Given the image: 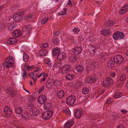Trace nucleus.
<instances>
[{"label": "nucleus", "mask_w": 128, "mask_h": 128, "mask_svg": "<svg viewBox=\"0 0 128 128\" xmlns=\"http://www.w3.org/2000/svg\"><path fill=\"white\" fill-rule=\"evenodd\" d=\"M76 96L74 95H70L66 98V104L69 106L73 105L76 101Z\"/></svg>", "instance_id": "nucleus-1"}, {"label": "nucleus", "mask_w": 128, "mask_h": 128, "mask_svg": "<svg viewBox=\"0 0 128 128\" xmlns=\"http://www.w3.org/2000/svg\"><path fill=\"white\" fill-rule=\"evenodd\" d=\"M24 11H22L14 14L13 18L14 21L16 22L20 21L24 15Z\"/></svg>", "instance_id": "nucleus-2"}, {"label": "nucleus", "mask_w": 128, "mask_h": 128, "mask_svg": "<svg viewBox=\"0 0 128 128\" xmlns=\"http://www.w3.org/2000/svg\"><path fill=\"white\" fill-rule=\"evenodd\" d=\"M124 37V33L120 32H118L114 33L112 38L115 40H118L123 39Z\"/></svg>", "instance_id": "nucleus-3"}, {"label": "nucleus", "mask_w": 128, "mask_h": 128, "mask_svg": "<svg viewBox=\"0 0 128 128\" xmlns=\"http://www.w3.org/2000/svg\"><path fill=\"white\" fill-rule=\"evenodd\" d=\"M53 112L50 110L44 112L42 115L43 119L47 120L51 118L53 116Z\"/></svg>", "instance_id": "nucleus-4"}, {"label": "nucleus", "mask_w": 128, "mask_h": 128, "mask_svg": "<svg viewBox=\"0 0 128 128\" xmlns=\"http://www.w3.org/2000/svg\"><path fill=\"white\" fill-rule=\"evenodd\" d=\"M71 68V66L68 64L64 65L61 67V72L63 74H66L70 71Z\"/></svg>", "instance_id": "nucleus-5"}, {"label": "nucleus", "mask_w": 128, "mask_h": 128, "mask_svg": "<svg viewBox=\"0 0 128 128\" xmlns=\"http://www.w3.org/2000/svg\"><path fill=\"white\" fill-rule=\"evenodd\" d=\"M114 83L112 79L110 78H107L104 80L102 86L104 87H107Z\"/></svg>", "instance_id": "nucleus-6"}, {"label": "nucleus", "mask_w": 128, "mask_h": 128, "mask_svg": "<svg viewBox=\"0 0 128 128\" xmlns=\"http://www.w3.org/2000/svg\"><path fill=\"white\" fill-rule=\"evenodd\" d=\"M113 60L117 64H121L124 60V58L121 55H118L115 56L113 58Z\"/></svg>", "instance_id": "nucleus-7"}, {"label": "nucleus", "mask_w": 128, "mask_h": 128, "mask_svg": "<svg viewBox=\"0 0 128 128\" xmlns=\"http://www.w3.org/2000/svg\"><path fill=\"white\" fill-rule=\"evenodd\" d=\"M4 111L7 118L10 117L12 114V110L9 106L5 107L4 109Z\"/></svg>", "instance_id": "nucleus-8"}, {"label": "nucleus", "mask_w": 128, "mask_h": 128, "mask_svg": "<svg viewBox=\"0 0 128 128\" xmlns=\"http://www.w3.org/2000/svg\"><path fill=\"white\" fill-rule=\"evenodd\" d=\"M46 100V96L43 94H42L40 96L38 99V102L40 104H44Z\"/></svg>", "instance_id": "nucleus-9"}, {"label": "nucleus", "mask_w": 128, "mask_h": 128, "mask_svg": "<svg viewBox=\"0 0 128 128\" xmlns=\"http://www.w3.org/2000/svg\"><path fill=\"white\" fill-rule=\"evenodd\" d=\"M82 114V111L80 109H78L74 110V115L76 118H80Z\"/></svg>", "instance_id": "nucleus-10"}, {"label": "nucleus", "mask_w": 128, "mask_h": 128, "mask_svg": "<svg viewBox=\"0 0 128 128\" xmlns=\"http://www.w3.org/2000/svg\"><path fill=\"white\" fill-rule=\"evenodd\" d=\"M97 80V78L96 76H89L86 80V81L89 83H94Z\"/></svg>", "instance_id": "nucleus-11"}, {"label": "nucleus", "mask_w": 128, "mask_h": 128, "mask_svg": "<svg viewBox=\"0 0 128 128\" xmlns=\"http://www.w3.org/2000/svg\"><path fill=\"white\" fill-rule=\"evenodd\" d=\"M74 123V121L73 120H69L65 123L64 127V128H70L73 126Z\"/></svg>", "instance_id": "nucleus-12"}, {"label": "nucleus", "mask_w": 128, "mask_h": 128, "mask_svg": "<svg viewBox=\"0 0 128 128\" xmlns=\"http://www.w3.org/2000/svg\"><path fill=\"white\" fill-rule=\"evenodd\" d=\"M82 47L78 46L75 48H74L72 50V51L75 54L77 55L80 54L82 52Z\"/></svg>", "instance_id": "nucleus-13"}, {"label": "nucleus", "mask_w": 128, "mask_h": 128, "mask_svg": "<svg viewBox=\"0 0 128 128\" xmlns=\"http://www.w3.org/2000/svg\"><path fill=\"white\" fill-rule=\"evenodd\" d=\"M21 118L20 120H27L30 119V115L27 113L24 112L21 115Z\"/></svg>", "instance_id": "nucleus-14"}, {"label": "nucleus", "mask_w": 128, "mask_h": 128, "mask_svg": "<svg viewBox=\"0 0 128 128\" xmlns=\"http://www.w3.org/2000/svg\"><path fill=\"white\" fill-rule=\"evenodd\" d=\"M128 11V4L124 5L123 6L120 10L119 12L120 14H124Z\"/></svg>", "instance_id": "nucleus-15"}, {"label": "nucleus", "mask_w": 128, "mask_h": 128, "mask_svg": "<svg viewBox=\"0 0 128 128\" xmlns=\"http://www.w3.org/2000/svg\"><path fill=\"white\" fill-rule=\"evenodd\" d=\"M52 52V55L54 56H56L60 54V50L58 48L56 47L53 48Z\"/></svg>", "instance_id": "nucleus-16"}, {"label": "nucleus", "mask_w": 128, "mask_h": 128, "mask_svg": "<svg viewBox=\"0 0 128 128\" xmlns=\"http://www.w3.org/2000/svg\"><path fill=\"white\" fill-rule=\"evenodd\" d=\"M22 32L21 30H17L12 32V35L14 37H18L21 36Z\"/></svg>", "instance_id": "nucleus-17"}, {"label": "nucleus", "mask_w": 128, "mask_h": 128, "mask_svg": "<svg viewBox=\"0 0 128 128\" xmlns=\"http://www.w3.org/2000/svg\"><path fill=\"white\" fill-rule=\"evenodd\" d=\"M115 22L111 20H109L107 21L105 23L104 26L106 27H109L113 26L115 24Z\"/></svg>", "instance_id": "nucleus-18"}, {"label": "nucleus", "mask_w": 128, "mask_h": 128, "mask_svg": "<svg viewBox=\"0 0 128 128\" xmlns=\"http://www.w3.org/2000/svg\"><path fill=\"white\" fill-rule=\"evenodd\" d=\"M24 30L27 34H29L32 30V26L30 24H28L24 26Z\"/></svg>", "instance_id": "nucleus-19"}, {"label": "nucleus", "mask_w": 128, "mask_h": 128, "mask_svg": "<svg viewBox=\"0 0 128 128\" xmlns=\"http://www.w3.org/2000/svg\"><path fill=\"white\" fill-rule=\"evenodd\" d=\"M66 54L64 52L60 53L57 57V59L59 60H61L64 59L66 57Z\"/></svg>", "instance_id": "nucleus-20"}, {"label": "nucleus", "mask_w": 128, "mask_h": 128, "mask_svg": "<svg viewBox=\"0 0 128 128\" xmlns=\"http://www.w3.org/2000/svg\"><path fill=\"white\" fill-rule=\"evenodd\" d=\"M111 32L109 29H106L102 30L100 31V33L104 36H108L110 34Z\"/></svg>", "instance_id": "nucleus-21"}, {"label": "nucleus", "mask_w": 128, "mask_h": 128, "mask_svg": "<svg viewBox=\"0 0 128 128\" xmlns=\"http://www.w3.org/2000/svg\"><path fill=\"white\" fill-rule=\"evenodd\" d=\"M84 67L82 64H77L76 66V70L78 73L82 72L83 70Z\"/></svg>", "instance_id": "nucleus-22"}, {"label": "nucleus", "mask_w": 128, "mask_h": 128, "mask_svg": "<svg viewBox=\"0 0 128 128\" xmlns=\"http://www.w3.org/2000/svg\"><path fill=\"white\" fill-rule=\"evenodd\" d=\"M17 41V39L15 38H11L8 40L7 42L9 44H15Z\"/></svg>", "instance_id": "nucleus-23"}, {"label": "nucleus", "mask_w": 128, "mask_h": 128, "mask_svg": "<svg viewBox=\"0 0 128 128\" xmlns=\"http://www.w3.org/2000/svg\"><path fill=\"white\" fill-rule=\"evenodd\" d=\"M92 64L91 62H89L86 64L85 66L86 68V70L87 72H89L91 70V68Z\"/></svg>", "instance_id": "nucleus-24"}, {"label": "nucleus", "mask_w": 128, "mask_h": 128, "mask_svg": "<svg viewBox=\"0 0 128 128\" xmlns=\"http://www.w3.org/2000/svg\"><path fill=\"white\" fill-rule=\"evenodd\" d=\"M115 63L114 60L113 61L112 60H110L107 63V66L110 69H112L114 68Z\"/></svg>", "instance_id": "nucleus-25"}, {"label": "nucleus", "mask_w": 128, "mask_h": 128, "mask_svg": "<svg viewBox=\"0 0 128 128\" xmlns=\"http://www.w3.org/2000/svg\"><path fill=\"white\" fill-rule=\"evenodd\" d=\"M4 64L6 65V68H9L14 64L13 62H10L8 59H6L4 62Z\"/></svg>", "instance_id": "nucleus-26"}, {"label": "nucleus", "mask_w": 128, "mask_h": 128, "mask_svg": "<svg viewBox=\"0 0 128 128\" xmlns=\"http://www.w3.org/2000/svg\"><path fill=\"white\" fill-rule=\"evenodd\" d=\"M48 53L46 50H40L38 52V54L40 56H44L46 55Z\"/></svg>", "instance_id": "nucleus-27"}, {"label": "nucleus", "mask_w": 128, "mask_h": 128, "mask_svg": "<svg viewBox=\"0 0 128 128\" xmlns=\"http://www.w3.org/2000/svg\"><path fill=\"white\" fill-rule=\"evenodd\" d=\"M60 41L59 39L58 38H56L54 39H52L51 43L53 44L54 45L56 46L59 44Z\"/></svg>", "instance_id": "nucleus-28"}, {"label": "nucleus", "mask_w": 128, "mask_h": 128, "mask_svg": "<svg viewBox=\"0 0 128 128\" xmlns=\"http://www.w3.org/2000/svg\"><path fill=\"white\" fill-rule=\"evenodd\" d=\"M65 92L62 90H60L57 93V96L59 98H62L64 96Z\"/></svg>", "instance_id": "nucleus-29"}, {"label": "nucleus", "mask_w": 128, "mask_h": 128, "mask_svg": "<svg viewBox=\"0 0 128 128\" xmlns=\"http://www.w3.org/2000/svg\"><path fill=\"white\" fill-rule=\"evenodd\" d=\"M74 75L73 74H68L66 76V78L67 80H72L74 78Z\"/></svg>", "instance_id": "nucleus-30"}, {"label": "nucleus", "mask_w": 128, "mask_h": 128, "mask_svg": "<svg viewBox=\"0 0 128 128\" xmlns=\"http://www.w3.org/2000/svg\"><path fill=\"white\" fill-rule=\"evenodd\" d=\"M39 112V110L38 108H32V112L33 116H36L38 115V114Z\"/></svg>", "instance_id": "nucleus-31"}, {"label": "nucleus", "mask_w": 128, "mask_h": 128, "mask_svg": "<svg viewBox=\"0 0 128 128\" xmlns=\"http://www.w3.org/2000/svg\"><path fill=\"white\" fill-rule=\"evenodd\" d=\"M52 106L51 104L46 102L44 104V108L45 110H48L50 109Z\"/></svg>", "instance_id": "nucleus-32"}, {"label": "nucleus", "mask_w": 128, "mask_h": 128, "mask_svg": "<svg viewBox=\"0 0 128 128\" xmlns=\"http://www.w3.org/2000/svg\"><path fill=\"white\" fill-rule=\"evenodd\" d=\"M114 95V98H118L121 97L122 94L121 92H115Z\"/></svg>", "instance_id": "nucleus-33"}, {"label": "nucleus", "mask_w": 128, "mask_h": 128, "mask_svg": "<svg viewBox=\"0 0 128 128\" xmlns=\"http://www.w3.org/2000/svg\"><path fill=\"white\" fill-rule=\"evenodd\" d=\"M22 108L19 107H18L17 108L14 110L15 112L18 114H20L22 112Z\"/></svg>", "instance_id": "nucleus-34"}, {"label": "nucleus", "mask_w": 128, "mask_h": 128, "mask_svg": "<svg viewBox=\"0 0 128 128\" xmlns=\"http://www.w3.org/2000/svg\"><path fill=\"white\" fill-rule=\"evenodd\" d=\"M82 92L84 94H86L89 92V89L87 87H84L82 90Z\"/></svg>", "instance_id": "nucleus-35"}, {"label": "nucleus", "mask_w": 128, "mask_h": 128, "mask_svg": "<svg viewBox=\"0 0 128 128\" xmlns=\"http://www.w3.org/2000/svg\"><path fill=\"white\" fill-rule=\"evenodd\" d=\"M77 57L74 56H71L69 58V60L70 62H75L77 61Z\"/></svg>", "instance_id": "nucleus-36"}, {"label": "nucleus", "mask_w": 128, "mask_h": 128, "mask_svg": "<svg viewBox=\"0 0 128 128\" xmlns=\"http://www.w3.org/2000/svg\"><path fill=\"white\" fill-rule=\"evenodd\" d=\"M126 75L125 74H123L121 75L119 78V80L120 81L123 82L125 81L126 79Z\"/></svg>", "instance_id": "nucleus-37"}, {"label": "nucleus", "mask_w": 128, "mask_h": 128, "mask_svg": "<svg viewBox=\"0 0 128 128\" xmlns=\"http://www.w3.org/2000/svg\"><path fill=\"white\" fill-rule=\"evenodd\" d=\"M6 24L2 23H0V31L4 30L5 29Z\"/></svg>", "instance_id": "nucleus-38"}, {"label": "nucleus", "mask_w": 128, "mask_h": 128, "mask_svg": "<svg viewBox=\"0 0 128 128\" xmlns=\"http://www.w3.org/2000/svg\"><path fill=\"white\" fill-rule=\"evenodd\" d=\"M66 10L67 8H64L61 12H58V15H65L66 14Z\"/></svg>", "instance_id": "nucleus-39"}, {"label": "nucleus", "mask_w": 128, "mask_h": 128, "mask_svg": "<svg viewBox=\"0 0 128 128\" xmlns=\"http://www.w3.org/2000/svg\"><path fill=\"white\" fill-rule=\"evenodd\" d=\"M23 60L24 62H27L28 59V56L25 53L23 54Z\"/></svg>", "instance_id": "nucleus-40"}, {"label": "nucleus", "mask_w": 128, "mask_h": 128, "mask_svg": "<svg viewBox=\"0 0 128 128\" xmlns=\"http://www.w3.org/2000/svg\"><path fill=\"white\" fill-rule=\"evenodd\" d=\"M52 83L51 82H48L46 84V87L48 89H50L53 86Z\"/></svg>", "instance_id": "nucleus-41"}, {"label": "nucleus", "mask_w": 128, "mask_h": 128, "mask_svg": "<svg viewBox=\"0 0 128 128\" xmlns=\"http://www.w3.org/2000/svg\"><path fill=\"white\" fill-rule=\"evenodd\" d=\"M32 15L30 14H27L24 17V18L27 20H28L30 19H32Z\"/></svg>", "instance_id": "nucleus-42"}, {"label": "nucleus", "mask_w": 128, "mask_h": 128, "mask_svg": "<svg viewBox=\"0 0 128 128\" xmlns=\"http://www.w3.org/2000/svg\"><path fill=\"white\" fill-rule=\"evenodd\" d=\"M7 93L10 96L11 93L14 90L12 88H8L7 90Z\"/></svg>", "instance_id": "nucleus-43"}, {"label": "nucleus", "mask_w": 128, "mask_h": 128, "mask_svg": "<svg viewBox=\"0 0 128 128\" xmlns=\"http://www.w3.org/2000/svg\"><path fill=\"white\" fill-rule=\"evenodd\" d=\"M25 67L26 68V69L27 70L29 71L31 70L34 68V66H30L29 65H26L25 66Z\"/></svg>", "instance_id": "nucleus-44"}, {"label": "nucleus", "mask_w": 128, "mask_h": 128, "mask_svg": "<svg viewBox=\"0 0 128 128\" xmlns=\"http://www.w3.org/2000/svg\"><path fill=\"white\" fill-rule=\"evenodd\" d=\"M8 26L9 30L11 31L13 29L14 26L13 25L11 24H8Z\"/></svg>", "instance_id": "nucleus-45"}, {"label": "nucleus", "mask_w": 128, "mask_h": 128, "mask_svg": "<svg viewBox=\"0 0 128 128\" xmlns=\"http://www.w3.org/2000/svg\"><path fill=\"white\" fill-rule=\"evenodd\" d=\"M63 112L68 115H70L71 114L70 111V110L68 108H67L64 110Z\"/></svg>", "instance_id": "nucleus-46"}, {"label": "nucleus", "mask_w": 128, "mask_h": 128, "mask_svg": "<svg viewBox=\"0 0 128 128\" xmlns=\"http://www.w3.org/2000/svg\"><path fill=\"white\" fill-rule=\"evenodd\" d=\"M48 44L46 42L44 43L41 46L42 48H46L48 46Z\"/></svg>", "instance_id": "nucleus-47"}, {"label": "nucleus", "mask_w": 128, "mask_h": 128, "mask_svg": "<svg viewBox=\"0 0 128 128\" xmlns=\"http://www.w3.org/2000/svg\"><path fill=\"white\" fill-rule=\"evenodd\" d=\"M80 30V28H75L73 30V31L76 34H77Z\"/></svg>", "instance_id": "nucleus-48"}, {"label": "nucleus", "mask_w": 128, "mask_h": 128, "mask_svg": "<svg viewBox=\"0 0 128 128\" xmlns=\"http://www.w3.org/2000/svg\"><path fill=\"white\" fill-rule=\"evenodd\" d=\"M82 82H77L76 84V87L78 88L80 86H82Z\"/></svg>", "instance_id": "nucleus-49"}, {"label": "nucleus", "mask_w": 128, "mask_h": 128, "mask_svg": "<svg viewBox=\"0 0 128 128\" xmlns=\"http://www.w3.org/2000/svg\"><path fill=\"white\" fill-rule=\"evenodd\" d=\"M112 100L111 98H109L106 101V103L108 104H109L112 102Z\"/></svg>", "instance_id": "nucleus-50"}, {"label": "nucleus", "mask_w": 128, "mask_h": 128, "mask_svg": "<svg viewBox=\"0 0 128 128\" xmlns=\"http://www.w3.org/2000/svg\"><path fill=\"white\" fill-rule=\"evenodd\" d=\"M105 92V90L104 89H102L100 90L98 92V94H102Z\"/></svg>", "instance_id": "nucleus-51"}, {"label": "nucleus", "mask_w": 128, "mask_h": 128, "mask_svg": "<svg viewBox=\"0 0 128 128\" xmlns=\"http://www.w3.org/2000/svg\"><path fill=\"white\" fill-rule=\"evenodd\" d=\"M34 72H32L31 73V74L32 75V76H33V77H32V79L34 80H35V81H36V77H37V76L38 75V74H36L35 76V77H33V76H34Z\"/></svg>", "instance_id": "nucleus-52"}, {"label": "nucleus", "mask_w": 128, "mask_h": 128, "mask_svg": "<svg viewBox=\"0 0 128 128\" xmlns=\"http://www.w3.org/2000/svg\"><path fill=\"white\" fill-rule=\"evenodd\" d=\"M88 40L90 42H92L94 41V38L92 36L89 37Z\"/></svg>", "instance_id": "nucleus-53"}, {"label": "nucleus", "mask_w": 128, "mask_h": 128, "mask_svg": "<svg viewBox=\"0 0 128 128\" xmlns=\"http://www.w3.org/2000/svg\"><path fill=\"white\" fill-rule=\"evenodd\" d=\"M46 18H43L41 20V23L42 24H44L46 22H47V20H46Z\"/></svg>", "instance_id": "nucleus-54"}, {"label": "nucleus", "mask_w": 128, "mask_h": 128, "mask_svg": "<svg viewBox=\"0 0 128 128\" xmlns=\"http://www.w3.org/2000/svg\"><path fill=\"white\" fill-rule=\"evenodd\" d=\"M44 85H42V87L40 88L38 92V93L40 94L42 92L44 88Z\"/></svg>", "instance_id": "nucleus-55"}, {"label": "nucleus", "mask_w": 128, "mask_h": 128, "mask_svg": "<svg viewBox=\"0 0 128 128\" xmlns=\"http://www.w3.org/2000/svg\"><path fill=\"white\" fill-rule=\"evenodd\" d=\"M6 59H8V60L10 62H14L13 58L12 56L10 57L9 58H7Z\"/></svg>", "instance_id": "nucleus-56"}, {"label": "nucleus", "mask_w": 128, "mask_h": 128, "mask_svg": "<svg viewBox=\"0 0 128 128\" xmlns=\"http://www.w3.org/2000/svg\"><path fill=\"white\" fill-rule=\"evenodd\" d=\"M27 72L26 71H24L23 72V73L22 74V76L24 78H25L27 76Z\"/></svg>", "instance_id": "nucleus-57"}, {"label": "nucleus", "mask_w": 128, "mask_h": 128, "mask_svg": "<svg viewBox=\"0 0 128 128\" xmlns=\"http://www.w3.org/2000/svg\"><path fill=\"white\" fill-rule=\"evenodd\" d=\"M61 32L60 31H57L54 34V36H57L60 34H61Z\"/></svg>", "instance_id": "nucleus-58"}, {"label": "nucleus", "mask_w": 128, "mask_h": 128, "mask_svg": "<svg viewBox=\"0 0 128 128\" xmlns=\"http://www.w3.org/2000/svg\"><path fill=\"white\" fill-rule=\"evenodd\" d=\"M121 111L122 114H126L128 112V111L126 110H124L122 109L121 110Z\"/></svg>", "instance_id": "nucleus-59"}, {"label": "nucleus", "mask_w": 128, "mask_h": 128, "mask_svg": "<svg viewBox=\"0 0 128 128\" xmlns=\"http://www.w3.org/2000/svg\"><path fill=\"white\" fill-rule=\"evenodd\" d=\"M16 96V92L14 91V90L12 92V93H11V94L10 95V96H12L13 97L14 96Z\"/></svg>", "instance_id": "nucleus-60"}, {"label": "nucleus", "mask_w": 128, "mask_h": 128, "mask_svg": "<svg viewBox=\"0 0 128 128\" xmlns=\"http://www.w3.org/2000/svg\"><path fill=\"white\" fill-rule=\"evenodd\" d=\"M116 74L114 72H112L110 74V76L112 78H114L115 77Z\"/></svg>", "instance_id": "nucleus-61"}, {"label": "nucleus", "mask_w": 128, "mask_h": 128, "mask_svg": "<svg viewBox=\"0 0 128 128\" xmlns=\"http://www.w3.org/2000/svg\"><path fill=\"white\" fill-rule=\"evenodd\" d=\"M117 128H125L124 126L122 124L118 125Z\"/></svg>", "instance_id": "nucleus-62"}, {"label": "nucleus", "mask_w": 128, "mask_h": 128, "mask_svg": "<svg viewBox=\"0 0 128 128\" xmlns=\"http://www.w3.org/2000/svg\"><path fill=\"white\" fill-rule=\"evenodd\" d=\"M47 64L50 67H51L52 66V64L51 61L48 62L47 63Z\"/></svg>", "instance_id": "nucleus-63"}, {"label": "nucleus", "mask_w": 128, "mask_h": 128, "mask_svg": "<svg viewBox=\"0 0 128 128\" xmlns=\"http://www.w3.org/2000/svg\"><path fill=\"white\" fill-rule=\"evenodd\" d=\"M4 8V5H2L0 6V11L2 10Z\"/></svg>", "instance_id": "nucleus-64"}]
</instances>
